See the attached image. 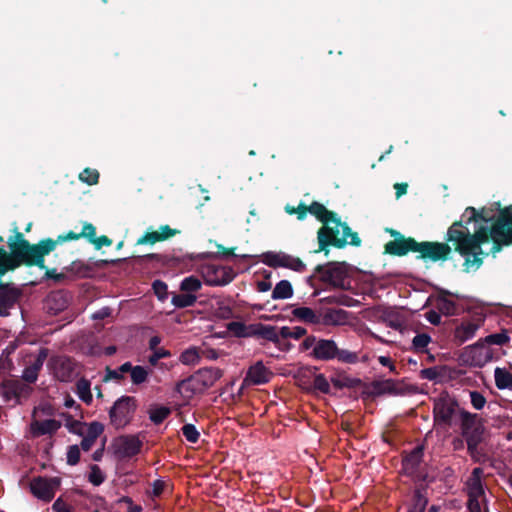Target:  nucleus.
Returning a JSON list of instances; mask_svg holds the SVG:
<instances>
[{
	"instance_id": "09e8293b",
	"label": "nucleus",
	"mask_w": 512,
	"mask_h": 512,
	"mask_svg": "<svg viewBox=\"0 0 512 512\" xmlns=\"http://www.w3.org/2000/svg\"><path fill=\"white\" fill-rule=\"evenodd\" d=\"M468 486V499L479 500V498L484 495L482 481H469Z\"/></svg>"
},
{
	"instance_id": "e433bc0d",
	"label": "nucleus",
	"mask_w": 512,
	"mask_h": 512,
	"mask_svg": "<svg viewBox=\"0 0 512 512\" xmlns=\"http://www.w3.org/2000/svg\"><path fill=\"white\" fill-rule=\"evenodd\" d=\"M447 372V366H434L422 369L420 371V377L429 381H439L445 377Z\"/></svg>"
},
{
	"instance_id": "f03ea898",
	"label": "nucleus",
	"mask_w": 512,
	"mask_h": 512,
	"mask_svg": "<svg viewBox=\"0 0 512 512\" xmlns=\"http://www.w3.org/2000/svg\"><path fill=\"white\" fill-rule=\"evenodd\" d=\"M309 208V213L323 224L317 231L318 249L314 253L323 252L328 256L330 247L342 249L347 244L355 247L361 245L358 233L352 231L346 222H342L336 212L328 210L317 201H313Z\"/></svg>"
},
{
	"instance_id": "412c9836",
	"label": "nucleus",
	"mask_w": 512,
	"mask_h": 512,
	"mask_svg": "<svg viewBox=\"0 0 512 512\" xmlns=\"http://www.w3.org/2000/svg\"><path fill=\"white\" fill-rule=\"evenodd\" d=\"M175 234L176 230L171 229L168 225H163L158 231H147L138 239L137 244H154L159 241H164Z\"/></svg>"
},
{
	"instance_id": "c756f323",
	"label": "nucleus",
	"mask_w": 512,
	"mask_h": 512,
	"mask_svg": "<svg viewBox=\"0 0 512 512\" xmlns=\"http://www.w3.org/2000/svg\"><path fill=\"white\" fill-rule=\"evenodd\" d=\"M509 341L510 337L508 336L507 332L502 331L500 333L487 335L483 339H479L474 345L470 346V348H482L484 344L502 346L507 344Z\"/></svg>"
},
{
	"instance_id": "a19ab883",
	"label": "nucleus",
	"mask_w": 512,
	"mask_h": 512,
	"mask_svg": "<svg viewBox=\"0 0 512 512\" xmlns=\"http://www.w3.org/2000/svg\"><path fill=\"white\" fill-rule=\"evenodd\" d=\"M197 300L194 294H176L172 297V304L177 308H186L192 306Z\"/></svg>"
},
{
	"instance_id": "e2e57ef3",
	"label": "nucleus",
	"mask_w": 512,
	"mask_h": 512,
	"mask_svg": "<svg viewBox=\"0 0 512 512\" xmlns=\"http://www.w3.org/2000/svg\"><path fill=\"white\" fill-rule=\"evenodd\" d=\"M52 509L54 512H71L70 506L64 503L60 498L53 503Z\"/></svg>"
},
{
	"instance_id": "49530a36",
	"label": "nucleus",
	"mask_w": 512,
	"mask_h": 512,
	"mask_svg": "<svg viewBox=\"0 0 512 512\" xmlns=\"http://www.w3.org/2000/svg\"><path fill=\"white\" fill-rule=\"evenodd\" d=\"M201 281L195 276H189L182 280L180 288L186 293L192 294L201 288Z\"/></svg>"
},
{
	"instance_id": "f257e3e1",
	"label": "nucleus",
	"mask_w": 512,
	"mask_h": 512,
	"mask_svg": "<svg viewBox=\"0 0 512 512\" xmlns=\"http://www.w3.org/2000/svg\"><path fill=\"white\" fill-rule=\"evenodd\" d=\"M445 240L463 258V270L479 269L484 258L495 257L503 247L512 245V205L489 216L486 208L467 207L460 220L447 230Z\"/></svg>"
},
{
	"instance_id": "6e6552de",
	"label": "nucleus",
	"mask_w": 512,
	"mask_h": 512,
	"mask_svg": "<svg viewBox=\"0 0 512 512\" xmlns=\"http://www.w3.org/2000/svg\"><path fill=\"white\" fill-rule=\"evenodd\" d=\"M460 408L457 399L451 397L447 392L441 393L433 399V420L436 425L450 427L453 418L460 416Z\"/></svg>"
},
{
	"instance_id": "393cba45",
	"label": "nucleus",
	"mask_w": 512,
	"mask_h": 512,
	"mask_svg": "<svg viewBox=\"0 0 512 512\" xmlns=\"http://www.w3.org/2000/svg\"><path fill=\"white\" fill-rule=\"evenodd\" d=\"M451 293L448 291H443L436 299V308L437 310L446 316H453L458 313L459 307L453 300L449 299Z\"/></svg>"
},
{
	"instance_id": "f3484780",
	"label": "nucleus",
	"mask_w": 512,
	"mask_h": 512,
	"mask_svg": "<svg viewBox=\"0 0 512 512\" xmlns=\"http://www.w3.org/2000/svg\"><path fill=\"white\" fill-rule=\"evenodd\" d=\"M320 322L327 326L344 325L349 320L350 313L341 308L320 305L319 310Z\"/></svg>"
},
{
	"instance_id": "c85d7f7f",
	"label": "nucleus",
	"mask_w": 512,
	"mask_h": 512,
	"mask_svg": "<svg viewBox=\"0 0 512 512\" xmlns=\"http://www.w3.org/2000/svg\"><path fill=\"white\" fill-rule=\"evenodd\" d=\"M203 276L209 285H223L224 284V268L216 267L214 265H207L203 268Z\"/></svg>"
},
{
	"instance_id": "72a5a7b5",
	"label": "nucleus",
	"mask_w": 512,
	"mask_h": 512,
	"mask_svg": "<svg viewBox=\"0 0 512 512\" xmlns=\"http://www.w3.org/2000/svg\"><path fill=\"white\" fill-rule=\"evenodd\" d=\"M495 385L499 390L512 389V374L504 368L494 371Z\"/></svg>"
},
{
	"instance_id": "864d4df0",
	"label": "nucleus",
	"mask_w": 512,
	"mask_h": 512,
	"mask_svg": "<svg viewBox=\"0 0 512 512\" xmlns=\"http://www.w3.org/2000/svg\"><path fill=\"white\" fill-rule=\"evenodd\" d=\"M272 328L274 329V333L276 335V340L271 341V342L273 344H275V346L279 350L289 351L292 347V344L290 342H288L287 339L282 338V335H280V328H278L277 326H273V325H272Z\"/></svg>"
},
{
	"instance_id": "aec40b11",
	"label": "nucleus",
	"mask_w": 512,
	"mask_h": 512,
	"mask_svg": "<svg viewBox=\"0 0 512 512\" xmlns=\"http://www.w3.org/2000/svg\"><path fill=\"white\" fill-rule=\"evenodd\" d=\"M104 426L99 422H91L84 428V434L82 442H81V448L84 451H88L92 448L94 445L96 439L103 433Z\"/></svg>"
},
{
	"instance_id": "1a4fd4ad",
	"label": "nucleus",
	"mask_w": 512,
	"mask_h": 512,
	"mask_svg": "<svg viewBox=\"0 0 512 512\" xmlns=\"http://www.w3.org/2000/svg\"><path fill=\"white\" fill-rule=\"evenodd\" d=\"M136 409L135 399L129 396L119 398L110 410V420L117 428H124L130 423Z\"/></svg>"
},
{
	"instance_id": "6e6d98bb",
	"label": "nucleus",
	"mask_w": 512,
	"mask_h": 512,
	"mask_svg": "<svg viewBox=\"0 0 512 512\" xmlns=\"http://www.w3.org/2000/svg\"><path fill=\"white\" fill-rule=\"evenodd\" d=\"M470 401L472 406L476 410H481L486 404V398L484 395L479 391H471L470 392Z\"/></svg>"
},
{
	"instance_id": "c9c22d12",
	"label": "nucleus",
	"mask_w": 512,
	"mask_h": 512,
	"mask_svg": "<svg viewBox=\"0 0 512 512\" xmlns=\"http://www.w3.org/2000/svg\"><path fill=\"white\" fill-rule=\"evenodd\" d=\"M293 295V288L291 283L288 280H281L275 286L272 291V298L274 300L278 299H288Z\"/></svg>"
},
{
	"instance_id": "473e14b6",
	"label": "nucleus",
	"mask_w": 512,
	"mask_h": 512,
	"mask_svg": "<svg viewBox=\"0 0 512 512\" xmlns=\"http://www.w3.org/2000/svg\"><path fill=\"white\" fill-rule=\"evenodd\" d=\"M292 315L298 320L303 321L305 323H320L319 314L317 315L315 311L309 307H297L293 309Z\"/></svg>"
},
{
	"instance_id": "052dcab7",
	"label": "nucleus",
	"mask_w": 512,
	"mask_h": 512,
	"mask_svg": "<svg viewBox=\"0 0 512 512\" xmlns=\"http://www.w3.org/2000/svg\"><path fill=\"white\" fill-rule=\"evenodd\" d=\"M153 290L160 300H164L167 297V285L164 282L156 280L153 283Z\"/></svg>"
},
{
	"instance_id": "9d476101",
	"label": "nucleus",
	"mask_w": 512,
	"mask_h": 512,
	"mask_svg": "<svg viewBox=\"0 0 512 512\" xmlns=\"http://www.w3.org/2000/svg\"><path fill=\"white\" fill-rule=\"evenodd\" d=\"M261 261L272 268H287L302 273L306 270V264L298 257L284 252L268 251L262 254Z\"/></svg>"
},
{
	"instance_id": "9b49d317",
	"label": "nucleus",
	"mask_w": 512,
	"mask_h": 512,
	"mask_svg": "<svg viewBox=\"0 0 512 512\" xmlns=\"http://www.w3.org/2000/svg\"><path fill=\"white\" fill-rule=\"evenodd\" d=\"M449 242H432L423 241L419 242L418 246V259L430 260L432 262L446 261L449 259L452 248Z\"/></svg>"
},
{
	"instance_id": "4d7b16f0",
	"label": "nucleus",
	"mask_w": 512,
	"mask_h": 512,
	"mask_svg": "<svg viewBox=\"0 0 512 512\" xmlns=\"http://www.w3.org/2000/svg\"><path fill=\"white\" fill-rule=\"evenodd\" d=\"M170 356H171V353L168 350H166L164 348H159V349L153 350V353L148 358V362L150 365L156 366L160 359L167 358Z\"/></svg>"
},
{
	"instance_id": "6ab92c4d",
	"label": "nucleus",
	"mask_w": 512,
	"mask_h": 512,
	"mask_svg": "<svg viewBox=\"0 0 512 512\" xmlns=\"http://www.w3.org/2000/svg\"><path fill=\"white\" fill-rule=\"evenodd\" d=\"M52 370L54 376L62 382L72 380L76 374L73 361L66 357L54 358L52 360Z\"/></svg>"
},
{
	"instance_id": "423d86ee",
	"label": "nucleus",
	"mask_w": 512,
	"mask_h": 512,
	"mask_svg": "<svg viewBox=\"0 0 512 512\" xmlns=\"http://www.w3.org/2000/svg\"><path fill=\"white\" fill-rule=\"evenodd\" d=\"M314 271L318 274L319 281L325 284L342 290L350 287L349 270L346 262L332 261L326 264H318Z\"/></svg>"
},
{
	"instance_id": "0e129e2a",
	"label": "nucleus",
	"mask_w": 512,
	"mask_h": 512,
	"mask_svg": "<svg viewBox=\"0 0 512 512\" xmlns=\"http://www.w3.org/2000/svg\"><path fill=\"white\" fill-rule=\"evenodd\" d=\"M426 319L432 324V325H439L441 324V315L440 312H436L434 310H431L426 313Z\"/></svg>"
},
{
	"instance_id": "680f3d73",
	"label": "nucleus",
	"mask_w": 512,
	"mask_h": 512,
	"mask_svg": "<svg viewBox=\"0 0 512 512\" xmlns=\"http://www.w3.org/2000/svg\"><path fill=\"white\" fill-rule=\"evenodd\" d=\"M165 483L162 480H155L152 484L150 495L152 497H158L164 491Z\"/></svg>"
},
{
	"instance_id": "a878e982",
	"label": "nucleus",
	"mask_w": 512,
	"mask_h": 512,
	"mask_svg": "<svg viewBox=\"0 0 512 512\" xmlns=\"http://www.w3.org/2000/svg\"><path fill=\"white\" fill-rule=\"evenodd\" d=\"M271 373L269 370L263 365L262 362H257L255 365L251 366L247 372V379L255 384L260 385L267 383L270 379Z\"/></svg>"
},
{
	"instance_id": "bf43d9fd",
	"label": "nucleus",
	"mask_w": 512,
	"mask_h": 512,
	"mask_svg": "<svg viewBox=\"0 0 512 512\" xmlns=\"http://www.w3.org/2000/svg\"><path fill=\"white\" fill-rule=\"evenodd\" d=\"M235 249V247L226 248V263L232 259H239L240 262H246L248 259L252 258V256L249 254L237 255L235 253Z\"/></svg>"
},
{
	"instance_id": "a211bd4d",
	"label": "nucleus",
	"mask_w": 512,
	"mask_h": 512,
	"mask_svg": "<svg viewBox=\"0 0 512 512\" xmlns=\"http://www.w3.org/2000/svg\"><path fill=\"white\" fill-rule=\"evenodd\" d=\"M47 355L46 349H39L37 354L30 356L28 365L22 373L23 380L28 383H34L37 380L39 371L41 370Z\"/></svg>"
},
{
	"instance_id": "603ef678",
	"label": "nucleus",
	"mask_w": 512,
	"mask_h": 512,
	"mask_svg": "<svg viewBox=\"0 0 512 512\" xmlns=\"http://www.w3.org/2000/svg\"><path fill=\"white\" fill-rule=\"evenodd\" d=\"M313 386L316 390L324 394L330 393V384L324 374H317L314 377Z\"/></svg>"
},
{
	"instance_id": "de8ad7c7",
	"label": "nucleus",
	"mask_w": 512,
	"mask_h": 512,
	"mask_svg": "<svg viewBox=\"0 0 512 512\" xmlns=\"http://www.w3.org/2000/svg\"><path fill=\"white\" fill-rule=\"evenodd\" d=\"M309 209V205H306L303 202H300L297 207L290 205L285 206V212L290 215L296 214L298 220H304L307 216V213H309Z\"/></svg>"
},
{
	"instance_id": "f8f14e48",
	"label": "nucleus",
	"mask_w": 512,
	"mask_h": 512,
	"mask_svg": "<svg viewBox=\"0 0 512 512\" xmlns=\"http://www.w3.org/2000/svg\"><path fill=\"white\" fill-rule=\"evenodd\" d=\"M460 427L461 434L465 440L474 438H481L484 434V424L482 418L478 414L470 413L468 411H460Z\"/></svg>"
},
{
	"instance_id": "3c124183",
	"label": "nucleus",
	"mask_w": 512,
	"mask_h": 512,
	"mask_svg": "<svg viewBox=\"0 0 512 512\" xmlns=\"http://www.w3.org/2000/svg\"><path fill=\"white\" fill-rule=\"evenodd\" d=\"M89 481L95 485L99 486L105 480V475L97 465H92L90 468V473L88 476Z\"/></svg>"
},
{
	"instance_id": "5fc2aeb1",
	"label": "nucleus",
	"mask_w": 512,
	"mask_h": 512,
	"mask_svg": "<svg viewBox=\"0 0 512 512\" xmlns=\"http://www.w3.org/2000/svg\"><path fill=\"white\" fill-rule=\"evenodd\" d=\"M182 433L187 441L196 443L199 439V432L193 424H185L182 427Z\"/></svg>"
},
{
	"instance_id": "4c0bfd02",
	"label": "nucleus",
	"mask_w": 512,
	"mask_h": 512,
	"mask_svg": "<svg viewBox=\"0 0 512 512\" xmlns=\"http://www.w3.org/2000/svg\"><path fill=\"white\" fill-rule=\"evenodd\" d=\"M149 418L154 424L162 423L170 414V409L161 405H153L150 407Z\"/></svg>"
},
{
	"instance_id": "2eb2a0df",
	"label": "nucleus",
	"mask_w": 512,
	"mask_h": 512,
	"mask_svg": "<svg viewBox=\"0 0 512 512\" xmlns=\"http://www.w3.org/2000/svg\"><path fill=\"white\" fill-rule=\"evenodd\" d=\"M419 242L413 237H405L402 235L396 240L388 241L384 245V253L392 256L402 257L409 252L418 253Z\"/></svg>"
},
{
	"instance_id": "4468645a",
	"label": "nucleus",
	"mask_w": 512,
	"mask_h": 512,
	"mask_svg": "<svg viewBox=\"0 0 512 512\" xmlns=\"http://www.w3.org/2000/svg\"><path fill=\"white\" fill-rule=\"evenodd\" d=\"M220 377V372L211 368L202 369L182 382L181 387L193 391H202L214 384Z\"/></svg>"
},
{
	"instance_id": "ea45409f",
	"label": "nucleus",
	"mask_w": 512,
	"mask_h": 512,
	"mask_svg": "<svg viewBox=\"0 0 512 512\" xmlns=\"http://www.w3.org/2000/svg\"><path fill=\"white\" fill-rule=\"evenodd\" d=\"M76 393L78 397L85 402L86 404H90L92 401V394L90 391V382L86 379L78 380L76 384Z\"/></svg>"
},
{
	"instance_id": "20e7f679",
	"label": "nucleus",
	"mask_w": 512,
	"mask_h": 512,
	"mask_svg": "<svg viewBox=\"0 0 512 512\" xmlns=\"http://www.w3.org/2000/svg\"><path fill=\"white\" fill-rule=\"evenodd\" d=\"M311 356L320 361L337 360L344 364H356L359 361L358 352L340 348L332 339H318Z\"/></svg>"
},
{
	"instance_id": "cd10ccee",
	"label": "nucleus",
	"mask_w": 512,
	"mask_h": 512,
	"mask_svg": "<svg viewBox=\"0 0 512 512\" xmlns=\"http://www.w3.org/2000/svg\"><path fill=\"white\" fill-rule=\"evenodd\" d=\"M320 305L325 306H346V307H353L357 305L359 302L358 300L350 297L346 294H337V295H331L325 298H322L319 300Z\"/></svg>"
},
{
	"instance_id": "f704fd0d",
	"label": "nucleus",
	"mask_w": 512,
	"mask_h": 512,
	"mask_svg": "<svg viewBox=\"0 0 512 512\" xmlns=\"http://www.w3.org/2000/svg\"><path fill=\"white\" fill-rule=\"evenodd\" d=\"M202 353L197 347H189L181 353L179 361L187 366H195L200 363Z\"/></svg>"
},
{
	"instance_id": "2f4dec72",
	"label": "nucleus",
	"mask_w": 512,
	"mask_h": 512,
	"mask_svg": "<svg viewBox=\"0 0 512 512\" xmlns=\"http://www.w3.org/2000/svg\"><path fill=\"white\" fill-rule=\"evenodd\" d=\"M17 293L11 290L0 291V315L7 316L9 309L14 306L17 301Z\"/></svg>"
},
{
	"instance_id": "7c9ffc66",
	"label": "nucleus",
	"mask_w": 512,
	"mask_h": 512,
	"mask_svg": "<svg viewBox=\"0 0 512 512\" xmlns=\"http://www.w3.org/2000/svg\"><path fill=\"white\" fill-rule=\"evenodd\" d=\"M331 383L337 389L350 388L355 389L363 385V382L359 378H352L346 374H338L337 376L331 377Z\"/></svg>"
},
{
	"instance_id": "58836bf2",
	"label": "nucleus",
	"mask_w": 512,
	"mask_h": 512,
	"mask_svg": "<svg viewBox=\"0 0 512 512\" xmlns=\"http://www.w3.org/2000/svg\"><path fill=\"white\" fill-rule=\"evenodd\" d=\"M431 342V337L426 333H419L412 340V349L418 353H428L427 346Z\"/></svg>"
},
{
	"instance_id": "b1692460",
	"label": "nucleus",
	"mask_w": 512,
	"mask_h": 512,
	"mask_svg": "<svg viewBox=\"0 0 512 512\" xmlns=\"http://www.w3.org/2000/svg\"><path fill=\"white\" fill-rule=\"evenodd\" d=\"M61 427V423L55 419H46L43 421L34 420L31 423V432L34 436H42L55 433Z\"/></svg>"
},
{
	"instance_id": "a18cd8bd",
	"label": "nucleus",
	"mask_w": 512,
	"mask_h": 512,
	"mask_svg": "<svg viewBox=\"0 0 512 512\" xmlns=\"http://www.w3.org/2000/svg\"><path fill=\"white\" fill-rule=\"evenodd\" d=\"M483 440V437L481 438H471V439H467L466 440V443H467V451L470 455V457L472 458L473 461L475 462H480V457L482 456V454L480 453L479 449H478V446L480 445V443L482 442Z\"/></svg>"
},
{
	"instance_id": "13d9d810",
	"label": "nucleus",
	"mask_w": 512,
	"mask_h": 512,
	"mask_svg": "<svg viewBox=\"0 0 512 512\" xmlns=\"http://www.w3.org/2000/svg\"><path fill=\"white\" fill-rule=\"evenodd\" d=\"M80 459V449L77 445H72L67 451V463L69 465H76Z\"/></svg>"
},
{
	"instance_id": "37998d69",
	"label": "nucleus",
	"mask_w": 512,
	"mask_h": 512,
	"mask_svg": "<svg viewBox=\"0 0 512 512\" xmlns=\"http://www.w3.org/2000/svg\"><path fill=\"white\" fill-rule=\"evenodd\" d=\"M306 333H307V330L301 326H296L293 328L283 326L280 328V335H282V338H284V339L293 338V339L298 340V339L302 338L303 336H305Z\"/></svg>"
},
{
	"instance_id": "0eeeda50",
	"label": "nucleus",
	"mask_w": 512,
	"mask_h": 512,
	"mask_svg": "<svg viewBox=\"0 0 512 512\" xmlns=\"http://www.w3.org/2000/svg\"><path fill=\"white\" fill-rule=\"evenodd\" d=\"M231 334L238 338L252 337L259 341H275L276 335L272 325L263 323L245 324L241 321H232L226 324V335Z\"/></svg>"
},
{
	"instance_id": "bb28decb",
	"label": "nucleus",
	"mask_w": 512,
	"mask_h": 512,
	"mask_svg": "<svg viewBox=\"0 0 512 512\" xmlns=\"http://www.w3.org/2000/svg\"><path fill=\"white\" fill-rule=\"evenodd\" d=\"M68 304L67 297L63 292H53L46 298V308L56 314L66 308Z\"/></svg>"
},
{
	"instance_id": "dca6fc26",
	"label": "nucleus",
	"mask_w": 512,
	"mask_h": 512,
	"mask_svg": "<svg viewBox=\"0 0 512 512\" xmlns=\"http://www.w3.org/2000/svg\"><path fill=\"white\" fill-rule=\"evenodd\" d=\"M141 446L142 442L135 435L120 436L113 442L114 452L120 458H128L138 454Z\"/></svg>"
},
{
	"instance_id": "39448f33",
	"label": "nucleus",
	"mask_w": 512,
	"mask_h": 512,
	"mask_svg": "<svg viewBox=\"0 0 512 512\" xmlns=\"http://www.w3.org/2000/svg\"><path fill=\"white\" fill-rule=\"evenodd\" d=\"M80 236L89 238L91 241L96 237L95 227L92 224H84ZM79 235L75 233H69L66 236H59L56 241L52 239H45L40 241L37 245H30V247H36V256L30 257V262H23L26 265H36L44 268V256L53 251L58 243H63L67 240L78 239Z\"/></svg>"
},
{
	"instance_id": "8fccbe9b",
	"label": "nucleus",
	"mask_w": 512,
	"mask_h": 512,
	"mask_svg": "<svg viewBox=\"0 0 512 512\" xmlns=\"http://www.w3.org/2000/svg\"><path fill=\"white\" fill-rule=\"evenodd\" d=\"M79 179L88 185H94L98 182L99 173L97 170L86 168L80 173Z\"/></svg>"
},
{
	"instance_id": "7ed1b4c3",
	"label": "nucleus",
	"mask_w": 512,
	"mask_h": 512,
	"mask_svg": "<svg viewBox=\"0 0 512 512\" xmlns=\"http://www.w3.org/2000/svg\"><path fill=\"white\" fill-rule=\"evenodd\" d=\"M484 318L475 316H463L444 322L450 332L451 341L455 346H461L475 337L477 330L483 325Z\"/></svg>"
},
{
	"instance_id": "5701e85b",
	"label": "nucleus",
	"mask_w": 512,
	"mask_h": 512,
	"mask_svg": "<svg viewBox=\"0 0 512 512\" xmlns=\"http://www.w3.org/2000/svg\"><path fill=\"white\" fill-rule=\"evenodd\" d=\"M428 504L427 488L424 485H417L413 491L411 502L407 512H424Z\"/></svg>"
},
{
	"instance_id": "4be33fe9",
	"label": "nucleus",
	"mask_w": 512,
	"mask_h": 512,
	"mask_svg": "<svg viewBox=\"0 0 512 512\" xmlns=\"http://www.w3.org/2000/svg\"><path fill=\"white\" fill-rule=\"evenodd\" d=\"M423 448L421 446L415 447L402 461V469L406 475H414L422 461Z\"/></svg>"
},
{
	"instance_id": "338daca9",
	"label": "nucleus",
	"mask_w": 512,
	"mask_h": 512,
	"mask_svg": "<svg viewBox=\"0 0 512 512\" xmlns=\"http://www.w3.org/2000/svg\"><path fill=\"white\" fill-rule=\"evenodd\" d=\"M394 189H395L396 198L399 199L400 197H402L403 195H405L407 193L408 184L405 182L395 183Z\"/></svg>"
},
{
	"instance_id": "ddd939ff",
	"label": "nucleus",
	"mask_w": 512,
	"mask_h": 512,
	"mask_svg": "<svg viewBox=\"0 0 512 512\" xmlns=\"http://www.w3.org/2000/svg\"><path fill=\"white\" fill-rule=\"evenodd\" d=\"M60 486L58 478L37 477L30 482L31 493L39 500L49 502L53 499L55 492Z\"/></svg>"
},
{
	"instance_id": "774afa93",
	"label": "nucleus",
	"mask_w": 512,
	"mask_h": 512,
	"mask_svg": "<svg viewBox=\"0 0 512 512\" xmlns=\"http://www.w3.org/2000/svg\"><path fill=\"white\" fill-rule=\"evenodd\" d=\"M318 339L315 336H308L306 337L301 346L303 350H309L310 348H313L316 346Z\"/></svg>"
},
{
	"instance_id": "69168bd1",
	"label": "nucleus",
	"mask_w": 512,
	"mask_h": 512,
	"mask_svg": "<svg viewBox=\"0 0 512 512\" xmlns=\"http://www.w3.org/2000/svg\"><path fill=\"white\" fill-rule=\"evenodd\" d=\"M119 502L126 503L128 505V512H141L142 507L140 505L133 504V501L129 497H122Z\"/></svg>"
},
{
	"instance_id": "79ce46f5",
	"label": "nucleus",
	"mask_w": 512,
	"mask_h": 512,
	"mask_svg": "<svg viewBox=\"0 0 512 512\" xmlns=\"http://www.w3.org/2000/svg\"><path fill=\"white\" fill-rule=\"evenodd\" d=\"M150 370L147 367L136 365L130 374L131 381L135 385L143 384L147 381Z\"/></svg>"
},
{
	"instance_id": "c03bdc74",
	"label": "nucleus",
	"mask_w": 512,
	"mask_h": 512,
	"mask_svg": "<svg viewBox=\"0 0 512 512\" xmlns=\"http://www.w3.org/2000/svg\"><path fill=\"white\" fill-rule=\"evenodd\" d=\"M63 417L65 420V427L69 430V432L77 435L84 434V428L87 426L85 423L73 419V417L70 415L63 414Z\"/></svg>"
}]
</instances>
